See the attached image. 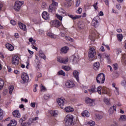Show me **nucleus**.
I'll use <instances>...</instances> for the list:
<instances>
[{
	"instance_id": "f257e3e1",
	"label": "nucleus",
	"mask_w": 126,
	"mask_h": 126,
	"mask_svg": "<svg viewBox=\"0 0 126 126\" xmlns=\"http://www.w3.org/2000/svg\"><path fill=\"white\" fill-rule=\"evenodd\" d=\"M65 126H70L72 125V123H73V116L72 115H67L65 119Z\"/></svg>"
},
{
	"instance_id": "f03ea898",
	"label": "nucleus",
	"mask_w": 126,
	"mask_h": 126,
	"mask_svg": "<svg viewBox=\"0 0 126 126\" xmlns=\"http://www.w3.org/2000/svg\"><path fill=\"white\" fill-rule=\"evenodd\" d=\"M21 77L22 78V80H21V83L25 84V83H27V82H28V80H29V76L28 75V74L23 72L22 73Z\"/></svg>"
},
{
	"instance_id": "7ed1b4c3",
	"label": "nucleus",
	"mask_w": 126,
	"mask_h": 126,
	"mask_svg": "<svg viewBox=\"0 0 126 126\" xmlns=\"http://www.w3.org/2000/svg\"><path fill=\"white\" fill-rule=\"evenodd\" d=\"M24 3V1H16L14 6V10L15 11H19V10H20V8H21V6H22V4H23Z\"/></svg>"
},
{
	"instance_id": "20e7f679",
	"label": "nucleus",
	"mask_w": 126,
	"mask_h": 126,
	"mask_svg": "<svg viewBox=\"0 0 126 126\" xmlns=\"http://www.w3.org/2000/svg\"><path fill=\"white\" fill-rule=\"evenodd\" d=\"M96 80L97 83H104V82H105V74L102 73L98 74Z\"/></svg>"
},
{
	"instance_id": "39448f33",
	"label": "nucleus",
	"mask_w": 126,
	"mask_h": 126,
	"mask_svg": "<svg viewBox=\"0 0 126 126\" xmlns=\"http://www.w3.org/2000/svg\"><path fill=\"white\" fill-rule=\"evenodd\" d=\"M52 3L51 5L49 6L48 11L49 12H55L56 11V9L57 7H58V3L54 1H52Z\"/></svg>"
},
{
	"instance_id": "423d86ee",
	"label": "nucleus",
	"mask_w": 126,
	"mask_h": 126,
	"mask_svg": "<svg viewBox=\"0 0 126 126\" xmlns=\"http://www.w3.org/2000/svg\"><path fill=\"white\" fill-rule=\"evenodd\" d=\"M95 55L96 51H95V49H94L93 47H91L88 53V57L89 59H92V60H93V58L94 57H95Z\"/></svg>"
},
{
	"instance_id": "0eeeda50",
	"label": "nucleus",
	"mask_w": 126,
	"mask_h": 126,
	"mask_svg": "<svg viewBox=\"0 0 126 126\" xmlns=\"http://www.w3.org/2000/svg\"><path fill=\"white\" fill-rule=\"evenodd\" d=\"M20 58L18 56H13L12 58V64L15 65L16 66L18 65V63H19V60Z\"/></svg>"
},
{
	"instance_id": "6e6552de",
	"label": "nucleus",
	"mask_w": 126,
	"mask_h": 126,
	"mask_svg": "<svg viewBox=\"0 0 126 126\" xmlns=\"http://www.w3.org/2000/svg\"><path fill=\"white\" fill-rule=\"evenodd\" d=\"M23 122H24V120H23V119L21 118L20 119V123L22 126H29L31 124H32V118H30L29 119V122L27 123H23Z\"/></svg>"
},
{
	"instance_id": "1a4fd4ad",
	"label": "nucleus",
	"mask_w": 126,
	"mask_h": 126,
	"mask_svg": "<svg viewBox=\"0 0 126 126\" xmlns=\"http://www.w3.org/2000/svg\"><path fill=\"white\" fill-rule=\"evenodd\" d=\"M65 85L66 88H73V87L75 86V84H74V82L70 80H67L66 82Z\"/></svg>"
},
{
	"instance_id": "9d476101",
	"label": "nucleus",
	"mask_w": 126,
	"mask_h": 126,
	"mask_svg": "<svg viewBox=\"0 0 126 126\" xmlns=\"http://www.w3.org/2000/svg\"><path fill=\"white\" fill-rule=\"evenodd\" d=\"M99 16H97L96 17H94L92 22V25L94 26V27H98V20H99Z\"/></svg>"
},
{
	"instance_id": "9b49d317",
	"label": "nucleus",
	"mask_w": 126,
	"mask_h": 126,
	"mask_svg": "<svg viewBox=\"0 0 126 126\" xmlns=\"http://www.w3.org/2000/svg\"><path fill=\"white\" fill-rule=\"evenodd\" d=\"M57 103L58 105H59L62 109H63V107L64 105V103H65V99H62V98H58L57 100Z\"/></svg>"
},
{
	"instance_id": "f8f14e48",
	"label": "nucleus",
	"mask_w": 126,
	"mask_h": 126,
	"mask_svg": "<svg viewBox=\"0 0 126 126\" xmlns=\"http://www.w3.org/2000/svg\"><path fill=\"white\" fill-rule=\"evenodd\" d=\"M51 24L52 26H54V27H60L61 23L59 20H55L51 22Z\"/></svg>"
},
{
	"instance_id": "ddd939ff",
	"label": "nucleus",
	"mask_w": 126,
	"mask_h": 126,
	"mask_svg": "<svg viewBox=\"0 0 126 126\" xmlns=\"http://www.w3.org/2000/svg\"><path fill=\"white\" fill-rule=\"evenodd\" d=\"M85 102L87 104H89V105L90 106V107H92V106H94L95 105L93 99H91L89 98H87L86 99Z\"/></svg>"
},
{
	"instance_id": "4468645a",
	"label": "nucleus",
	"mask_w": 126,
	"mask_h": 126,
	"mask_svg": "<svg viewBox=\"0 0 126 126\" xmlns=\"http://www.w3.org/2000/svg\"><path fill=\"white\" fill-rule=\"evenodd\" d=\"M5 47L6 49H7V50L10 52H12V51L14 50V46L10 43H6L5 44Z\"/></svg>"
},
{
	"instance_id": "2eb2a0df",
	"label": "nucleus",
	"mask_w": 126,
	"mask_h": 126,
	"mask_svg": "<svg viewBox=\"0 0 126 126\" xmlns=\"http://www.w3.org/2000/svg\"><path fill=\"white\" fill-rule=\"evenodd\" d=\"M90 94H93V93H96L97 91H96V86L95 85H93L90 89H89Z\"/></svg>"
},
{
	"instance_id": "dca6fc26",
	"label": "nucleus",
	"mask_w": 126,
	"mask_h": 126,
	"mask_svg": "<svg viewBox=\"0 0 126 126\" xmlns=\"http://www.w3.org/2000/svg\"><path fill=\"white\" fill-rule=\"evenodd\" d=\"M42 17L43 19L47 20L50 18V15L48 13V12L44 11L42 14Z\"/></svg>"
},
{
	"instance_id": "f3484780",
	"label": "nucleus",
	"mask_w": 126,
	"mask_h": 126,
	"mask_svg": "<svg viewBox=\"0 0 126 126\" xmlns=\"http://www.w3.org/2000/svg\"><path fill=\"white\" fill-rule=\"evenodd\" d=\"M78 55H73L71 57V60H72V61L74 63H77V61H78Z\"/></svg>"
},
{
	"instance_id": "a211bd4d",
	"label": "nucleus",
	"mask_w": 126,
	"mask_h": 126,
	"mask_svg": "<svg viewBox=\"0 0 126 126\" xmlns=\"http://www.w3.org/2000/svg\"><path fill=\"white\" fill-rule=\"evenodd\" d=\"M117 110V106L116 105H114L112 107H110L109 110V113L110 115H113L114 114V112L115 111H116Z\"/></svg>"
},
{
	"instance_id": "6ab92c4d",
	"label": "nucleus",
	"mask_w": 126,
	"mask_h": 126,
	"mask_svg": "<svg viewBox=\"0 0 126 126\" xmlns=\"http://www.w3.org/2000/svg\"><path fill=\"white\" fill-rule=\"evenodd\" d=\"M38 56L39 58H41V59H43L45 61H46V55L44 54V52H43V51L42 50H40L38 52Z\"/></svg>"
},
{
	"instance_id": "aec40b11",
	"label": "nucleus",
	"mask_w": 126,
	"mask_h": 126,
	"mask_svg": "<svg viewBox=\"0 0 126 126\" xmlns=\"http://www.w3.org/2000/svg\"><path fill=\"white\" fill-rule=\"evenodd\" d=\"M73 76H74L76 78L77 81H78V82H79V77H78V76L79 75V73L78 72V71H77V70H74L73 72Z\"/></svg>"
},
{
	"instance_id": "412c9836",
	"label": "nucleus",
	"mask_w": 126,
	"mask_h": 126,
	"mask_svg": "<svg viewBox=\"0 0 126 126\" xmlns=\"http://www.w3.org/2000/svg\"><path fill=\"white\" fill-rule=\"evenodd\" d=\"M13 116L15 118H20V113L18 110H15L12 112Z\"/></svg>"
},
{
	"instance_id": "4be33fe9",
	"label": "nucleus",
	"mask_w": 126,
	"mask_h": 126,
	"mask_svg": "<svg viewBox=\"0 0 126 126\" xmlns=\"http://www.w3.org/2000/svg\"><path fill=\"white\" fill-rule=\"evenodd\" d=\"M18 25L20 29H22L23 31H26V25L23 24V23L21 22H19Z\"/></svg>"
},
{
	"instance_id": "5701e85b",
	"label": "nucleus",
	"mask_w": 126,
	"mask_h": 126,
	"mask_svg": "<svg viewBox=\"0 0 126 126\" xmlns=\"http://www.w3.org/2000/svg\"><path fill=\"white\" fill-rule=\"evenodd\" d=\"M68 50H69L68 47L65 46L61 48V51L63 54H66L68 52Z\"/></svg>"
},
{
	"instance_id": "b1692460",
	"label": "nucleus",
	"mask_w": 126,
	"mask_h": 126,
	"mask_svg": "<svg viewBox=\"0 0 126 126\" xmlns=\"http://www.w3.org/2000/svg\"><path fill=\"white\" fill-rule=\"evenodd\" d=\"M64 110H65V112H66V113H70V112H73L74 111V109L70 106H68V107H65L64 108Z\"/></svg>"
},
{
	"instance_id": "393cba45",
	"label": "nucleus",
	"mask_w": 126,
	"mask_h": 126,
	"mask_svg": "<svg viewBox=\"0 0 126 126\" xmlns=\"http://www.w3.org/2000/svg\"><path fill=\"white\" fill-rule=\"evenodd\" d=\"M82 117H84V118H85V117L88 118V117L90 116V113H89V112H88V111L86 110L82 113Z\"/></svg>"
},
{
	"instance_id": "a878e982",
	"label": "nucleus",
	"mask_w": 126,
	"mask_h": 126,
	"mask_svg": "<svg viewBox=\"0 0 126 126\" xmlns=\"http://www.w3.org/2000/svg\"><path fill=\"white\" fill-rule=\"evenodd\" d=\"M93 67L95 70H98L100 67V63L99 62H96L94 64Z\"/></svg>"
},
{
	"instance_id": "bb28decb",
	"label": "nucleus",
	"mask_w": 126,
	"mask_h": 126,
	"mask_svg": "<svg viewBox=\"0 0 126 126\" xmlns=\"http://www.w3.org/2000/svg\"><path fill=\"white\" fill-rule=\"evenodd\" d=\"M9 93L10 95H11L12 94V92H13V90H14V86L13 85H10L9 87Z\"/></svg>"
},
{
	"instance_id": "cd10ccee",
	"label": "nucleus",
	"mask_w": 126,
	"mask_h": 126,
	"mask_svg": "<svg viewBox=\"0 0 126 126\" xmlns=\"http://www.w3.org/2000/svg\"><path fill=\"white\" fill-rule=\"evenodd\" d=\"M4 85V81L3 79L0 78V90H1L3 88V86Z\"/></svg>"
},
{
	"instance_id": "c85d7f7f",
	"label": "nucleus",
	"mask_w": 126,
	"mask_h": 126,
	"mask_svg": "<svg viewBox=\"0 0 126 126\" xmlns=\"http://www.w3.org/2000/svg\"><path fill=\"white\" fill-rule=\"evenodd\" d=\"M68 16H69V17H70V18H72V19H73L74 20L75 19H77L78 18H81V16L79 15V16H74L72 15H68Z\"/></svg>"
},
{
	"instance_id": "c756f323",
	"label": "nucleus",
	"mask_w": 126,
	"mask_h": 126,
	"mask_svg": "<svg viewBox=\"0 0 126 126\" xmlns=\"http://www.w3.org/2000/svg\"><path fill=\"white\" fill-rule=\"evenodd\" d=\"M94 118L95 120L98 121V120H101V119H103V116L100 114H95L94 116Z\"/></svg>"
},
{
	"instance_id": "7c9ffc66",
	"label": "nucleus",
	"mask_w": 126,
	"mask_h": 126,
	"mask_svg": "<svg viewBox=\"0 0 126 126\" xmlns=\"http://www.w3.org/2000/svg\"><path fill=\"white\" fill-rule=\"evenodd\" d=\"M50 114L52 115V116H53V117H57V116H58V111L51 110Z\"/></svg>"
},
{
	"instance_id": "2f4dec72",
	"label": "nucleus",
	"mask_w": 126,
	"mask_h": 126,
	"mask_svg": "<svg viewBox=\"0 0 126 126\" xmlns=\"http://www.w3.org/2000/svg\"><path fill=\"white\" fill-rule=\"evenodd\" d=\"M107 90L108 89L106 87H103L102 88V93L103 94H109V93L107 92Z\"/></svg>"
},
{
	"instance_id": "473e14b6",
	"label": "nucleus",
	"mask_w": 126,
	"mask_h": 126,
	"mask_svg": "<svg viewBox=\"0 0 126 126\" xmlns=\"http://www.w3.org/2000/svg\"><path fill=\"white\" fill-rule=\"evenodd\" d=\"M40 91L41 92H45V91H47V89H46V87H45L44 86H43L42 84H41L40 86Z\"/></svg>"
},
{
	"instance_id": "72a5a7b5",
	"label": "nucleus",
	"mask_w": 126,
	"mask_h": 126,
	"mask_svg": "<svg viewBox=\"0 0 126 126\" xmlns=\"http://www.w3.org/2000/svg\"><path fill=\"white\" fill-rule=\"evenodd\" d=\"M63 69H64V70H65V71H69V70H70V67L68 66H62Z\"/></svg>"
},
{
	"instance_id": "f704fd0d",
	"label": "nucleus",
	"mask_w": 126,
	"mask_h": 126,
	"mask_svg": "<svg viewBox=\"0 0 126 126\" xmlns=\"http://www.w3.org/2000/svg\"><path fill=\"white\" fill-rule=\"evenodd\" d=\"M47 36L50 37L51 38H53L54 39H56V35L51 32H48Z\"/></svg>"
},
{
	"instance_id": "c9c22d12",
	"label": "nucleus",
	"mask_w": 126,
	"mask_h": 126,
	"mask_svg": "<svg viewBox=\"0 0 126 126\" xmlns=\"http://www.w3.org/2000/svg\"><path fill=\"white\" fill-rule=\"evenodd\" d=\"M97 92L98 93V94H99L100 95H101V94H102V92H101V90H102V86H98L97 89Z\"/></svg>"
},
{
	"instance_id": "e433bc0d",
	"label": "nucleus",
	"mask_w": 126,
	"mask_h": 126,
	"mask_svg": "<svg viewBox=\"0 0 126 126\" xmlns=\"http://www.w3.org/2000/svg\"><path fill=\"white\" fill-rule=\"evenodd\" d=\"M103 56L104 59H107L108 62H110V56H109V55H108V54L104 53L103 54Z\"/></svg>"
},
{
	"instance_id": "4c0bfd02",
	"label": "nucleus",
	"mask_w": 126,
	"mask_h": 126,
	"mask_svg": "<svg viewBox=\"0 0 126 126\" xmlns=\"http://www.w3.org/2000/svg\"><path fill=\"white\" fill-rule=\"evenodd\" d=\"M58 75H63V76H65V72L61 70L58 72Z\"/></svg>"
},
{
	"instance_id": "58836bf2",
	"label": "nucleus",
	"mask_w": 126,
	"mask_h": 126,
	"mask_svg": "<svg viewBox=\"0 0 126 126\" xmlns=\"http://www.w3.org/2000/svg\"><path fill=\"white\" fill-rule=\"evenodd\" d=\"M110 99L104 98V102L105 104H106V105H110Z\"/></svg>"
},
{
	"instance_id": "ea45409f",
	"label": "nucleus",
	"mask_w": 126,
	"mask_h": 126,
	"mask_svg": "<svg viewBox=\"0 0 126 126\" xmlns=\"http://www.w3.org/2000/svg\"><path fill=\"white\" fill-rule=\"evenodd\" d=\"M120 121H126V115H121L119 119Z\"/></svg>"
},
{
	"instance_id": "a19ab883",
	"label": "nucleus",
	"mask_w": 126,
	"mask_h": 126,
	"mask_svg": "<svg viewBox=\"0 0 126 126\" xmlns=\"http://www.w3.org/2000/svg\"><path fill=\"white\" fill-rule=\"evenodd\" d=\"M51 98V96L49 94H46L44 95V99L45 100H49Z\"/></svg>"
},
{
	"instance_id": "79ce46f5",
	"label": "nucleus",
	"mask_w": 126,
	"mask_h": 126,
	"mask_svg": "<svg viewBox=\"0 0 126 126\" xmlns=\"http://www.w3.org/2000/svg\"><path fill=\"white\" fill-rule=\"evenodd\" d=\"M3 119V112L2 110L0 108V120H1Z\"/></svg>"
},
{
	"instance_id": "37998d69",
	"label": "nucleus",
	"mask_w": 126,
	"mask_h": 126,
	"mask_svg": "<svg viewBox=\"0 0 126 126\" xmlns=\"http://www.w3.org/2000/svg\"><path fill=\"white\" fill-rule=\"evenodd\" d=\"M118 39L120 42H122V40H123V34H119L117 35Z\"/></svg>"
},
{
	"instance_id": "c03bdc74",
	"label": "nucleus",
	"mask_w": 126,
	"mask_h": 126,
	"mask_svg": "<svg viewBox=\"0 0 126 126\" xmlns=\"http://www.w3.org/2000/svg\"><path fill=\"white\" fill-rule=\"evenodd\" d=\"M62 63H66L68 62V58H63L62 59Z\"/></svg>"
},
{
	"instance_id": "a18cd8bd",
	"label": "nucleus",
	"mask_w": 126,
	"mask_h": 126,
	"mask_svg": "<svg viewBox=\"0 0 126 126\" xmlns=\"http://www.w3.org/2000/svg\"><path fill=\"white\" fill-rule=\"evenodd\" d=\"M65 39L67 41H70V42H73V39L70 38L69 36H65Z\"/></svg>"
},
{
	"instance_id": "49530a36",
	"label": "nucleus",
	"mask_w": 126,
	"mask_h": 126,
	"mask_svg": "<svg viewBox=\"0 0 126 126\" xmlns=\"http://www.w3.org/2000/svg\"><path fill=\"white\" fill-rule=\"evenodd\" d=\"M57 61L61 63H63V58L59 57L57 58Z\"/></svg>"
},
{
	"instance_id": "de8ad7c7",
	"label": "nucleus",
	"mask_w": 126,
	"mask_h": 126,
	"mask_svg": "<svg viewBox=\"0 0 126 126\" xmlns=\"http://www.w3.org/2000/svg\"><path fill=\"white\" fill-rule=\"evenodd\" d=\"M10 24L13 25V26H15L16 25V22L13 20H10Z\"/></svg>"
},
{
	"instance_id": "09e8293b",
	"label": "nucleus",
	"mask_w": 126,
	"mask_h": 126,
	"mask_svg": "<svg viewBox=\"0 0 126 126\" xmlns=\"http://www.w3.org/2000/svg\"><path fill=\"white\" fill-rule=\"evenodd\" d=\"M112 66L115 70H117V69H118V68L119 67H118V64H117V63L113 64Z\"/></svg>"
},
{
	"instance_id": "8fccbe9b",
	"label": "nucleus",
	"mask_w": 126,
	"mask_h": 126,
	"mask_svg": "<svg viewBox=\"0 0 126 126\" xmlns=\"http://www.w3.org/2000/svg\"><path fill=\"white\" fill-rule=\"evenodd\" d=\"M56 17H57V18L58 19H59V20H60V21H62V20H63V16L59 15V14H56Z\"/></svg>"
},
{
	"instance_id": "3c124183",
	"label": "nucleus",
	"mask_w": 126,
	"mask_h": 126,
	"mask_svg": "<svg viewBox=\"0 0 126 126\" xmlns=\"http://www.w3.org/2000/svg\"><path fill=\"white\" fill-rule=\"evenodd\" d=\"M21 101L22 102H25V103H27L28 102V99H27V98H24L22 97L21 98Z\"/></svg>"
},
{
	"instance_id": "603ef678",
	"label": "nucleus",
	"mask_w": 126,
	"mask_h": 126,
	"mask_svg": "<svg viewBox=\"0 0 126 126\" xmlns=\"http://www.w3.org/2000/svg\"><path fill=\"white\" fill-rule=\"evenodd\" d=\"M37 78L36 79V81L38 80V78H40V77H42V73H37Z\"/></svg>"
},
{
	"instance_id": "864d4df0",
	"label": "nucleus",
	"mask_w": 126,
	"mask_h": 126,
	"mask_svg": "<svg viewBox=\"0 0 126 126\" xmlns=\"http://www.w3.org/2000/svg\"><path fill=\"white\" fill-rule=\"evenodd\" d=\"M80 4V0H77L76 2V7H78Z\"/></svg>"
},
{
	"instance_id": "5fc2aeb1",
	"label": "nucleus",
	"mask_w": 126,
	"mask_h": 126,
	"mask_svg": "<svg viewBox=\"0 0 126 126\" xmlns=\"http://www.w3.org/2000/svg\"><path fill=\"white\" fill-rule=\"evenodd\" d=\"M33 92H37L36 87H38V84H36L34 85Z\"/></svg>"
},
{
	"instance_id": "6e6d98bb",
	"label": "nucleus",
	"mask_w": 126,
	"mask_h": 126,
	"mask_svg": "<svg viewBox=\"0 0 126 126\" xmlns=\"http://www.w3.org/2000/svg\"><path fill=\"white\" fill-rule=\"evenodd\" d=\"M35 106L36 108L38 106V104L36 103V102H32V108H35Z\"/></svg>"
},
{
	"instance_id": "4d7b16f0",
	"label": "nucleus",
	"mask_w": 126,
	"mask_h": 126,
	"mask_svg": "<svg viewBox=\"0 0 126 126\" xmlns=\"http://www.w3.org/2000/svg\"><path fill=\"white\" fill-rule=\"evenodd\" d=\"M97 4H98L97 2H96L95 3H94L93 6H94V9H95V10H97V9H98V7H97Z\"/></svg>"
},
{
	"instance_id": "13d9d810",
	"label": "nucleus",
	"mask_w": 126,
	"mask_h": 126,
	"mask_svg": "<svg viewBox=\"0 0 126 126\" xmlns=\"http://www.w3.org/2000/svg\"><path fill=\"white\" fill-rule=\"evenodd\" d=\"M89 125L91 126H95V122H94V121H90Z\"/></svg>"
},
{
	"instance_id": "bf43d9fd",
	"label": "nucleus",
	"mask_w": 126,
	"mask_h": 126,
	"mask_svg": "<svg viewBox=\"0 0 126 126\" xmlns=\"http://www.w3.org/2000/svg\"><path fill=\"white\" fill-rule=\"evenodd\" d=\"M84 27H85V25L84 24H82L79 26V29H84Z\"/></svg>"
},
{
	"instance_id": "052dcab7",
	"label": "nucleus",
	"mask_w": 126,
	"mask_h": 126,
	"mask_svg": "<svg viewBox=\"0 0 126 126\" xmlns=\"http://www.w3.org/2000/svg\"><path fill=\"white\" fill-rule=\"evenodd\" d=\"M117 55H119L120 53H122V49L118 48L116 49Z\"/></svg>"
},
{
	"instance_id": "680f3d73",
	"label": "nucleus",
	"mask_w": 126,
	"mask_h": 126,
	"mask_svg": "<svg viewBox=\"0 0 126 126\" xmlns=\"http://www.w3.org/2000/svg\"><path fill=\"white\" fill-rule=\"evenodd\" d=\"M14 37L16 38V39H18V38H19V34L17 32H16L14 33Z\"/></svg>"
},
{
	"instance_id": "e2e57ef3",
	"label": "nucleus",
	"mask_w": 126,
	"mask_h": 126,
	"mask_svg": "<svg viewBox=\"0 0 126 126\" xmlns=\"http://www.w3.org/2000/svg\"><path fill=\"white\" fill-rule=\"evenodd\" d=\"M77 11L79 14H81V13L82 12V8H81V7L79 8Z\"/></svg>"
},
{
	"instance_id": "0e129e2a",
	"label": "nucleus",
	"mask_w": 126,
	"mask_h": 126,
	"mask_svg": "<svg viewBox=\"0 0 126 126\" xmlns=\"http://www.w3.org/2000/svg\"><path fill=\"white\" fill-rule=\"evenodd\" d=\"M3 2L0 1V10H1V8L3 7Z\"/></svg>"
},
{
	"instance_id": "69168bd1",
	"label": "nucleus",
	"mask_w": 126,
	"mask_h": 126,
	"mask_svg": "<svg viewBox=\"0 0 126 126\" xmlns=\"http://www.w3.org/2000/svg\"><path fill=\"white\" fill-rule=\"evenodd\" d=\"M60 36H61V37H65V32H60Z\"/></svg>"
},
{
	"instance_id": "338daca9",
	"label": "nucleus",
	"mask_w": 126,
	"mask_h": 126,
	"mask_svg": "<svg viewBox=\"0 0 126 126\" xmlns=\"http://www.w3.org/2000/svg\"><path fill=\"white\" fill-rule=\"evenodd\" d=\"M116 6V8H117V9H118V10L121 9V5L120 4H117Z\"/></svg>"
},
{
	"instance_id": "774afa93",
	"label": "nucleus",
	"mask_w": 126,
	"mask_h": 126,
	"mask_svg": "<svg viewBox=\"0 0 126 126\" xmlns=\"http://www.w3.org/2000/svg\"><path fill=\"white\" fill-rule=\"evenodd\" d=\"M41 68V66L40 65V62H38L37 64V69H40Z\"/></svg>"
}]
</instances>
